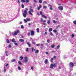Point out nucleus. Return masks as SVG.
Wrapping results in <instances>:
<instances>
[{"label": "nucleus", "mask_w": 76, "mask_h": 76, "mask_svg": "<svg viewBox=\"0 0 76 76\" xmlns=\"http://www.w3.org/2000/svg\"><path fill=\"white\" fill-rule=\"evenodd\" d=\"M64 58H66V56H64Z\"/></svg>", "instance_id": "nucleus-64"}, {"label": "nucleus", "mask_w": 76, "mask_h": 76, "mask_svg": "<svg viewBox=\"0 0 76 76\" xmlns=\"http://www.w3.org/2000/svg\"><path fill=\"white\" fill-rule=\"evenodd\" d=\"M53 67H57V64H54L53 65Z\"/></svg>", "instance_id": "nucleus-10"}, {"label": "nucleus", "mask_w": 76, "mask_h": 76, "mask_svg": "<svg viewBox=\"0 0 76 76\" xmlns=\"http://www.w3.org/2000/svg\"><path fill=\"white\" fill-rule=\"evenodd\" d=\"M24 21L26 23H27L28 21H27V20H26V19H24Z\"/></svg>", "instance_id": "nucleus-38"}, {"label": "nucleus", "mask_w": 76, "mask_h": 76, "mask_svg": "<svg viewBox=\"0 0 76 76\" xmlns=\"http://www.w3.org/2000/svg\"><path fill=\"white\" fill-rule=\"evenodd\" d=\"M4 72H6V67H4Z\"/></svg>", "instance_id": "nucleus-18"}, {"label": "nucleus", "mask_w": 76, "mask_h": 76, "mask_svg": "<svg viewBox=\"0 0 76 76\" xmlns=\"http://www.w3.org/2000/svg\"><path fill=\"white\" fill-rule=\"evenodd\" d=\"M8 47L9 48H11V47H12V45L10 44H9L8 45Z\"/></svg>", "instance_id": "nucleus-29"}, {"label": "nucleus", "mask_w": 76, "mask_h": 76, "mask_svg": "<svg viewBox=\"0 0 76 76\" xmlns=\"http://www.w3.org/2000/svg\"><path fill=\"white\" fill-rule=\"evenodd\" d=\"M50 22H51V21H50V20H48L47 22V23H48V24H50Z\"/></svg>", "instance_id": "nucleus-40"}, {"label": "nucleus", "mask_w": 76, "mask_h": 76, "mask_svg": "<svg viewBox=\"0 0 76 76\" xmlns=\"http://www.w3.org/2000/svg\"><path fill=\"white\" fill-rule=\"evenodd\" d=\"M31 35H34V31H31Z\"/></svg>", "instance_id": "nucleus-9"}, {"label": "nucleus", "mask_w": 76, "mask_h": 76, "mask_svg": "<svg viewBox=\"0 0 76 76\" xmlns=\"http://www.w3.org/2000/svg\"><path fill=\"white\" fill-rule=\"evenodd\" d=\"M53 22H54V23H56L57 22V21H56L55 20H53Z\"/></svg>", "instance_id": "nucleus-52"}, {"label": "nucleus", "mask_w": 76, "mask_h": 76, "mask_svg": "<svg viewBox=\"0 0 76 76\" xmlns=\"http://www.w3.org/2000/svg\"><path fill=\"white\" fill-rule=\"evenodd\" d=\"M42 1L41 0H39V3H41Z\"/></svg>", "instance_id": "nucleus-35"}, {"label": "nucleus", "mask_w": 76, "mask_h": 76, "mask_svg": "<svg viewBox=\"0 0 76 76\" xmlns=\"http://www.w3.org/2000/svg\"><path fill=\"white\" fill-rule=\"evenodd\" d=\"M45 53H46V54H48V53L47 52H45Z\"/></svg>", "instance_id": "nucleus-61"}, {"label": "nucleus", "mask_w": 76, "mask_h": 76, "mask_svg": "<svg viewBox=\"0 0 76 76\" xmlns=\"http://www.w3.org/2000/svg\"><path fill=\"white\" fill-rule=\"evenodd\" d=\"M16 61V60L15 59H12L11 60V61L12 62H14V61Z\"/></svg>", "instance_id": "nucleus-34"}, {"label": "nucleus", "mask_w": 76, "mask_h": 76, "mask_svg": "<svg viewBox=\"0 0 76 76\" xmlns=\"http://www.w3.org/2000/svg\"><path fill=\"white\" fill-rule=\"evenodd\" d=\"M53 60H54V58H53L50 59L51 62H53Z\"/></svg>", "instance_id": "nucleus-21"}, {"label": "nucleus", "mask_w": 76, "mask_h": 76, "mask_svg": "<svg viewBox=\"0 0 76 76\" xmlns=\"http://www.w3.org/2000/svg\"><path fill=\"white\" fill-rule=\"evenodd\" d=\"M14 44L15 45H16L17 46H18V44L17 43H15Z\"/></svg>", "instance_id": "nucleus-49"}, {"label": "nucleus", "mask_w": 76, "mask_h": 76, "mask_svg": "<svg viewBox=\"0 0 76 76\" xmlns=\"http://www.w3.org/2000/svg\"><path fill=\"white\" fill-rule=\"evenodd\" d=\"M54 47H55V45H51V47L52 48H54Z\"/></svg>", "instance_id": "nucleus-23"}, {"label": "nucleus", "mask_w": 76, "mask_h": 76, "mask_svg": "<svg viewBox=\"0 0 76 76\" xmlns=\"http://www.w3.org/2000/svg\"><path fill=\"white\" fill-rule=\"evenodd\" d=\"M73 22L74 24H75V25H76V21H73Z\"/></svg>", "instance_id": "nucleus-46"}, {"label": "nucleus", "mask_w": 76, "mask_h": 76, "mask_svg": "<svg viewBox=\"0 0 76 76\" xmlns=\"http://www.w3.org/2000/svg\"><path fill=\"white\" fill-rule=\"evenodd\" d=\"M28 57H24V61L25 62H28Z\"/></svg>", "instance_id": "nucleus-7"}, {"label": "nucleus", "mask_w": 76, "mask_h": 76, "mask_svg": "<svg viewBox=\"0 0 76 76\" xmlns=\"http://www.w3.org/2000/svg\"><path fill=\"white\" fill-rule=\"evenodd\" d=\"M20 60H23V56H21L20 57Z\"/></svg>", "instance_id": "nucleus-24"}, {"label": "nucleus", "mask_w": 76, "mask_h": 76, "mask_svg": "<svg viewBox=\"0 0 76 76\" xmlns=\"http://www.w3.org/2000/svg\"><path fill=\"white\" fill-rule=\"evenodd\" d=\"M50 67L51 69H53V64H52L50 65Z\"/></svg>", "instance_id": "nucleus-15"}, {"label": "nucleus", "mask_w": 76, "mask_h": 76, "mask_svg": "<svg viewBox=\"0 0 76 76\" xmlns=\"http://www.w3.org/2000/svg\"><path fill=\"white\" fill-rule=\"evenodd\" d=\"M45 35H47V32H46L45 33Z\"/></svg>", "instance_id": "nucleus-57"}, {"label": "nucleus", "mask_w": 76, "mask_h": 76, "mask_svg": "<svg viewBox=\"0 0 76 76\" xmlns=\"http://www.w3.org/2000/svg\"><path fill=\"white\" fill-rule=\"evenodd\" d=\"M43 20H43V19L41 18V22H43Z\"/></svg>", "instance_id": "nucleus-50"}, {"label": "nucleus", "mask_w": 76, "mask_h": 76, "mask_svg": "<svg viewBox=\"0 0 76 76\" xmlns=\"http://www.w3.org/2000/svg\"><path fill=\"white\" fill-rule=\"evenodd\" d=\"M41 47H43V45H44L43 44H41Z\"/></svg>", "instance_id": "nucleus-56"}, {"label": "nucleus", "mask_w": 76, "mask_h": 76, "mask_svg": "<svg viewBox=\"0 0 76 76\" xmlns=\"http://www.w3.org/2000/svg\"><path fill=\"white\" fill-rule=\"evenodd\" d=\"M30 8L29 9V10L28 11L30 15H33V14L32 13L34 12V10L32 9V7H30Z\"/></svg>", "instance_id": "nucleus-2"}, {"label": "nucleus", "mask_w": 76, "mask_h": 76, "mask_svg": "<svg viewBox=\"0 0 76 76\" xmlns=\"http://www.w3.org/2000/svg\"><path fill=\"white\" fill-rule=\"evenodd\" d=\"M38 52H39V50H36L35 52V53H36V54H37L38 53Z\"/></svg>", "instance_id": "nucleus-19"}, {"label": "nucleus", "mask_w": 76, "mask_h": 76, "mask_svg": "<svg viewBox=\"0 0 76 76\" xmlns=\"http://www.w3.org/2000/svg\"><path fill=\"white\" fill-rule=\"evenodd\" d=\"M47 63H48V60L46 59L45 61V64H47Z\"/></svg>", "instance_id": "nucleus-13"}, {"label": "nucleus", "mask_w": 76, "mask_h": 76, "mask_svg": "<svg viewBox=\"0 0 76 76\" xmlns=\"http://www.w3.org/2000/svg\"><path fill=\"white\" fill-rule=\"evenodd\" d=\"M31 50H32V52H33L34 51H35V49H34V48H31Z\"/></svg>", "instance_id": "nucleus-27"}, {"label": "nucleus", "mask_w": 76, "mask_h": 76, "mask_svg": "<svg viewBox=\"0 0 76 76\" xmlns=\"http://www.w3.org/2000/svg\"><path fill=\"white\" fill-rule=\"evenodd\" d=\"M37 46V47H39V46H40L41 45V44H37L36 45Z\"/></svg>", "instance_id": "nucleus-33"}, {"label": "nucleus", "mask_w": 76, "mask_h": 76, "mask_svg": "<svg viewBox=\"0 0 76 76\" xmlns=\"http://www.w3.org/2000/svg\"><path fill=\"white\" fill-rule=\"evenodd\" d=\"M18 64H20V65H22V62H21L20 61H19L18 62Z\"/></svg>", "instance_id": "nucleus-26"}, {"label": "nucleus", "mask_w": 76, "mask_h": 76, "mask_svg": "<svg viewBox=\"0 0 76 76\" xmlns=\"http://www.w3.org/2000/svg\"><path fill=\"white\" fill-rule=\"evenodd\" d=\"M40 14L41 15H42H42H43L42 14V12H41V11L40 12Z\"/></svg>", "instance_id": "nucleus-42"}, {"label": "nucleus", "mask_w": 76, "mask_h": 76, "mask_svg": "<svg viewBox=\"0 0 76 76\" xmlns=\"http://www.w3.org/2000/svg\"><path fill=\"white\" fill-rule=\"evenodd\" d=\"M43 9H46L47 8V6H43Z\"/></svg>", "instance_id": "nucleus-36"}, {"label": "nucleus", "mask_w": 76, "mask_h": 76, "mask_svg": "<svg viewBox=\"0 0 76 76\" xmlns=\"http://www.w3.org/2000/svg\"><path fill=\"white\" fill-rule=\"evenodd\" d=\"M50 35H51V36H53L54 35H53V33L51 32H50Z\"/></svg>", "instance_id": "nucleus-28"}, {"label": "nucleus", "mask_w": 76, "mask_h": 76, "mask_svg": "<svg viewBox=\"0 0 76 76\" xmlns=\"http://www.w3.org/2000/svg\"><path fill=\"white\" fill-rule=\"evenodd\" d=\"M41 5H39V7H38L37 9L38 10H39L40 9V8H41L42 7Z\"/></svg>", "instance_id": "nucleus-14"}, {"label": "nucleus", "mask_w": 76, "mask_h": 76, "mask_svg": "<svg viewBox=\"0 0 76 76\" xmlns=\"http://www.w3.org/2000/svg\"><path fill=\"white\" fill-rule=\"evenodd\" d=\"M26 3H29V0H26Z\"/></svg>", "instance_id": "nucleus-44"}, {"label": "nucleus", "mask_w": 76, "mask_h": 76, "mask_svg": "<svg viewBox=\"0 0 76 76\" xmlns=\"http://www.w3.org/2000/svg\"><path fill=\"white\" fill-rule=\"evenodd\" d=\"M74 65V64L72 62H70L69 64V67H70V68H72V67H73V66Z\"/></svg>", "instance_id": "nucleus-4"}, {"label": "nucleus", "mask_w": 76, "mask_h": 76, "mask_svg": "<svg viewBox=\"0 0 76 76\" xmlns=\"http://www.w3.org/2000/svg\"><path fill=\"white\" fill-rule=\"evenodd\" d=\"M30 35H31V33H28L27 34V35H28V36H29Z\"/></svg>", "instance_id": "nucleus-45"}, {"label": "nucleus", "mask_w": 76, "mask_h": 76, "mask_svg": "<svg viewBox=\"0 0 76 76\" xmlns=\"http://www.w3.org/2000/svg\"><path fill=\"white\" fill-rule=\"evenodd\" d=\"M18 69L19 70H21V68H20V66H19L18 67Z\"/></svg>", "instance_id": "nucleus-31"}, {"label": "nucleus", "mask_w": 76, "mask_h": 76, "mask_svg": "<svg viewBox=\"0 0 76 76\" xmlns=\"http://www.w3.org/2000/svg\"><path fill=\"white\" fill-rule=\"evenodd\" d=\"M26 19L27 21H30V20H31L30 18H26Z\"/></svg>", "instance_id": "nucleus-37"}, {"label": "nucleus", "mask_w": 76, "mask_h": 76, "mask_svg": "<svg viewBox=\"0 0 76 76\" xmlns=\"http://www.w3.org/2000/svg\"><path fill=\"white\" fill-rule=\"evenodd\" d=\"M31 70H33V69H34V67L33 66H32L31 67Z\"/></svg>", "instance_id": "nucleus-55"}, {"label": "nucleus", "mask_w": 76, "mask_h": 76, "mask_svg": "<svg viewBox=\"0 0 76 76\" xmlns=\"http://www.w3.org/2000/svg\"><path fill=\"white\" fill-rule=\"evenodd\" d=\"M37 32L38 33H39V28H37Z\"/></svg>", "instance_id": "nucleus-22"}, {"label": "nucleus", "mask_w": 76, "mask_h": 76, "mask_svg": "<svg viewBox=\"0 0 76 76\" xmlns=\"http://www.w3.org/2000/svg\"><path fill=\"white\" fill-rule=\"evenodd\" d=\"M53 58H57V57L56 56H53Z\"/></svg>", "instance_id": "nucleus-51"}, {"label": "nucleus", "mask_w": 76, "mask_h": 76, "mask_svg": "<svg viewBox=\"0 0 76 76\" xmlns=\"http://www.w3.org/2000/svg\"><path fill=\"white\" fill-rule=\"evenodd\" d=\"M28 51V48H27L26 51L27 52Z\"/></svg>", "instance_id": "nucleus-63"}, {"label": "nucleus", "mask_w": 76, "mask_h": 76, "mask_svg": "<svg viewBox=\"0 0 76 76\" xmlns=\"http://www.w3.org/2000/svg\"><path fill=\"white\" fill-rule=\"evenodd\" d=\"M27 44L30 47H31V44L29 42L27 43Z\"/></svg>", "instance_id": "nucleus-30"}, {"label": "nucleus", "mask_w": 76, "mask_h": 76, "mask_svg": "<svg viewBox=\"0 0 76 76\" xmlns=\"http://www.w3.org/2000/svg\"><path fill=\"white\" fill-rule=\"evenodd\" d=\"M26 1L25 0H21V2H22V3H25Z\"/></svg>", "instance_id": "nucleus-25"}, {"label": "nucleus", "mask_w": 76, "mask_h": 76, "mask_svg": "<svg viewBox=\"0 0 76 76\" xmlns=\"http://www.w3.org/2000/svg\"><path fill=\"white\" fill-rule=\"evenodd\" d=\"M33 44H35V42H32Z\"/></svg>", "instance_id": "nucleus-60"}, {"label": "nucleus", "mask_w": 76, "mask_h": 76, "mask_svg": "<svg viewBox=\"0 0 76 76\" xmlns=\"http://www.w3.org/2000/svg\"><path fill=\"white\" fill-rule=\"evenodd\" d=\"M19 41H20V42H24V39H20Z\"/></svg>", "instance_id": "nucleus-11"}, {"label": "nucleus", "mask_w": 76, "mask_h": 76, "mask_svg": "<svg viewBox=\"0 0 76 76\" xmlns=\"http://www.w3.org/2000/svg\"><path fill=\"white\" fill-rule=\"evenodd\" d=\"M42 24H43V25H47L45 23H43Z\"/></svg>", "instance_id": "nucleus-58"}, {"label": "nucleus", "mask_w": 76, "mask_h": 76, "mask_svg": "<svg viewBox=\"0 0 76 76\" xmlns=\"http://www.w3.org/2000/svg\"><path fill=\"white\" fill-rule=\"evenodd\" d=\"M19 30L15 31L14 32L12 33V34L13 36H15L17 35L20 32Z\"/></svg>", "instance_id": "nucleus-3"}, {"label": "nucleus", "mask_w": 76, "mask_h": 76, "mask_svg": "<svg viewBox=\"0 0 76 76\" xmlns=\"http://www.w3.org/2000/svg\"><path fill=\"white\" fill-rule=\"evenodd\" d=\"M42 22H46V21L45 20H43V21Z\"/></svg>", "instance_id": "nucleus-59"}, {"label": "nucleus", "mask_w": 76, "mask_h": 76, "mask_svg": "<svg viewBox=\"0 0 76 76\" xmlns=\"http://www.w3.org/2000/svg\"><path fill=\"white\" fill-rule=\"evenodd\" d=\"M42 17H43V18H45V19H47L48 18L47 17V16L43 15Z\"/></svg>", "instance_id": "nucleus-12"}, {"label": "nucleus", "mask_w": 76, "mask_h": 76, "mask_svg": "<svg viewBox=\"0 0 76 76\" xmlns=\"http://www.w3.org/2000/svg\"><path fill=\"white\" fill-rule=\"evenodd\" d=\"M58 8L60 10H63V7H62L61 6H60L59 7H58Z\"/></svg>", "instance_id": "nucleus-6"}, {"label": "nucleus", "mask_w": 76, "mask_h": 76, "mask_svg": "<svg viewBox=\"0 0 76 76\" xmlns=\"http://www.w3.org/2000/svg\"><path fill=\"white\" fill-rule=\"evenodd\" d=\"M7 42L8 43H9L10 42H9V39H7Z\"/></svg>", "instance_id": "nucleus-32"}, {"label": "nucleus", "mask_w": 76, "mask_h": 76, "mask_svg": "<svg viewBox=\"0 0 76 76\" xmlns=\"http://www.w3.org/2000/svg\"><path fill=\"white\" fill-rule=\"evenodd\" d=\"M1 60L2 61H4L5 59V56H1Z\"/></svg>", "instance_id": "nucleus-5"}, {"label": "nucleus", "mask_w": 76, "mask_h": 76, "mask_svg": "<svg viewBox=\"0 0 76 76\" xmlns=\"http://www.w3.org/2000/svg\"><path fill=\"white\" fill-rule=\"evenodd\" d=\"M48 6L50 7V9L51 10H53V8H52V6L50 5H48Z\"/></svg>", "instance_id": "nucleus-8"}, {"label": "nucleus", "mask_w": 76, "mask_h": 76, "mask_svg": "<svg viewBox=\"0 0 76 76\" xmlns=\"http://www.w3.org/2000/svg\"><path fill=\"white\" fill-rule=\"evenodd\" d=\"M57 49H59V48H60V45H58L57 46Z\"/></svg>", "instance_id": "nucleus-47"}, {"label": "nucleus", "mask_w": 76, "mask_h": 76, "mask_svg": "<svg viewBox=\"0 0 76 76\" xmlns=\"http://www.w3.org/2000/svg\"><path fill=\"white\" fill-rule=\"evenodd\" d=\"M53 31L54 32H55V33L57 32V30H53Z\"/></svg>", "instance_id": "nucleus-43"}, {"label": "nucleus", "mask_w": 76, "mask_h": 76, "mask_svg": "<svg viewBox=\"0 0 76 76\" xmlns=\"http://www.w3.org/2000/svg\"><path fill=\"white\" fill-rule=\"evenodd\" d=\"M37 15H38V16H39V15H40V14H39V12H37Z\"/></svg>", "instance_id": "nucleus-54"}, {"label": "nucleus", "mask_w": 76, "mask_h": 76, "mask_svg": "<svg viewBox=\"0 0 76 76\" xmlns=\"http://www.w3.org/2000/svg\"><path fill=\"white\" fill-rule=\"evenodd\" d=\"M27 10H28V9L27 8H26V10H24V13H23V17H26V15L28 14Z\"/></svg>", "instance_id": "nucleus-1"}, {"label": "nucleus", "mask_w": 76, "mask_h": 76, "mask_svg": "<svg viewBox=\"0 0 76 76\" xmlns=\"http://www.w3.org/2000/svg\"><path fill=\"white\" fill-rule=\"evenodd\" d=\"M5 55L6 56H8V52L7 51H5Z\"/></svg>", "instance_id": "nucleus-16"}, {"label": "nucleus", "mask_w": 76, "mask_h": 76, "mask_svg": "<svg viewBox=\"0 0 76 76\" xmlns=\"http://www.w3.org/2000/svg\"><path fill=\"white\" fill-rule=\"evenodd\" d=\"M53 30L52 28H50L49 29V32H51V31H52V30Z\"/></svg>", "instance_id": "nucleus-20"}, {"label": "nucleus", "mask_w": 76, "mask_h": 76, "mask_svg": "<svg viewBox=\"0 0 76 76\" xmlns=\"http://www.w3.org/2000/svg\"><path fill=\"white\" fill-rule=\"evenodd\" d=\"M72 38L74 37V35L73 34H72Z\"/></svg>", "instance_id": "nucleus-53"}, {"label": "nucleus", "mask_w": 76, "mask_h": 76, "mask_svg": "<svg viewBox=\"0 0 76 76\" xmlns=\"http://www.w3.org/2000/svg\"><path fill=\"white\" fill-rule=\"evenodd\" d=\"M21 7L22 8H23L25 7V6H24V5L22 4L21 5Z\"/></svg>", "instance_id": "nucleus-39"}, {"label": "nucleus", "mask_w": 76, "mask_h": 76, "mask_svg": "<svg viewBox=\"0 0 76 76\" xmlns=\"http://www.w3.org/2000/svg\"><path fill=\"white\" fill-rule=\"evenodd\" d=\"M12 41L13 42H14L15 43L16 42V41H15V39H13Z\"/></svg>", "instance_id": "nucleus-17"}, {"label": "nucleus", "mask_w": 76, "mask_h": 76, "mask_svg": "<svg viewBox=\"0 0 76 76\" xmlns=\"http://www.w3.org/2000/svg\"><path fill=\"white\" fill-rule=\"evenodd\" d=\"M21 28L22 29L24 28V27L23 26V25H21Z\"/></svg>", "instance_id": "nucleus-48"}, {"label": "nucleus", "mask_w": 76, "mask_h": 76, "mask_svg": "<svg viewBox=\"0 0 76 76\" xmlns=\"http://www.w3.org/2000/svg\"><path fill=\"white\" fill-rule=\"evenodd\" d=\"M9 65V64H7L6 65V66L7 67V66Z\"/></svg>", "instance_id": "nucleus-62"}, {"label": "nucleus", "mask_w": 76, "mask_h": 76, "mask_svg": "<svg viewBox=\"0 0 76 76\" xmlns=\"http://www.w3.org/2000/svg\"><path fill=\"white\" fill-rule=\"evenodd\" d=\"M47 42L48 43H50V39H48L47 40Z\"/></svg>", "instance_id": "nucleus-41"}]
</instances>
